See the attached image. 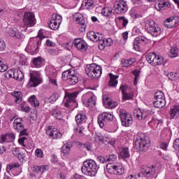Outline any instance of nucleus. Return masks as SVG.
<instances>
[{
	"label": "nucleus",
	"instance_id": "nucleus-54",
	"mask_svg": "<svg viewBox=\"0 0 179 179\" xmlns=\"http://www.w3.org/2000/svg\"><path fill=\"white\" fill-rule=\"evenodd\" d=\"M6 135L8 142H13L16 138V136L13 133H6Z\"/></svg>",
	"mask_w": 179,
	"mask_h": 179
},
{
	"label": "nucleus",
	"instance_id": "nucleus-29",
	"mask_svg": "<svg viewBox=\"0 0 179 179\" xmlns=\"http://www.w3.org/2000/svg\"><path fill=\"white\" fill-rule=\"evenodd\" d=\"M154 101H166L164 93L162 91L157 92L154 96Z\"/></svg>",
	"mask_w": 179,
	"mask_h": 179
},
{
	"label": "nucleus",
	"instance_id": "nucleus-30",
	"mask_svg": "<svg viewBox=\"0 0 179 179\" xmlns=\"http://www.w3.org/2000/svg\"><path fill=\"white\" fill-rule=\"evenodd\" d=\"M171 118H177L179 115V106L176 105L170 110Z\"/></svg>",
	"mask_w": 179,
	"mask_h": 179
},
{
	"label": "nucleus",
	"instance_id": "nucleus-52",
	"mask_svg": "<svg viewBox=\"0 0 179 179\" xmlns=\"http://www.w3.org/2000/svg\"><path fill=\"white\" fill-rule=\"evenodd\" d=\"M117 19L122 24L123 27H127V24L129 22L128 19L125 18V17H118Z\"/></svg>",
	"mask_w": 179,
	"mask_h": 179
},
{
	"label": "nucleus",
	"instance_id": "nucleus-49",
	"mask_svg": "<svg viewBox=\"0 0 179 179\" xmlns=\"http://www.w3.org/2000/svg\"><path fill=\"white\" fill-rule=\"evenodd\" d=\"M52 115L57 118V120H62V113L59 110H54Z\"/></svg>",
	"mask_w": 179,
	"mask_h": 179
},
{
	"label": "nucleus",
	"instance_id": "nucleus-61",
	"mask_svg": "<svg viewBox=\"0 0 179 179\" xmlns=\"http://www.w3.org/2000/svg\"><path fill=\"white\" fill-rule=\"evenodd\" d=\"M123 99L124 100H131V99H134V96L131 94H128V92H126L125 94H123Z\"/></svg>",
	"mask_w": 179,
	"mask_h": 179
},
{
	"label": "nucleus",
	"instance_id": "nucleus-40",
	"mask_svg": "<svg viewBox=\"0 0 179 179\" xmlns=\"http://www.w3.org/2000/svg\"><path fill=\"white\" fill-rule=\"evenodd\" d=\"M73 71V69H69L66 71H63L62 78L63 80H66L68 82V79L69 78V75H71V72Z\"/></svg>",
	"mask_w": 179,
	"mask_h": 179
},
{
	"label": "nucleus",
	"instance_id": "nucleus-46",
	"mask_svg": "<svg viewBox=\"0 0 179 179\" xmlns=\"http://www.w3.org/2000/svg\"><path fill=\"white\" fill-rule=\"evenodd\" d=\"M48 54L50 55H59L61 52V50L58 49V48H50L48 50Z\"/></svg>",
	"mask_w": 179,
	"mask_h": 179
},
{
	"label": "nucleus",
	"instance_id": "nucleus-62",
	"mask_svg": "<svg viewBox=\"0 0 179 179\" xmlns=\"http://www.w3.org/2000/svg\"><path fill=\"white\" fill-rule=\"evenodd\" d=\"M96 159H97L98 162L100 163L104 164V163L107 162L106 157H104L100 155V156H98Z\"/></svg>",
	"mask_w": 179,
	"mask_h": 179
},
{
	"label": "nucleus",
	"instance_id": "nucleus-2",
	"mask_svg": "<svg viewBox=\"0 0 179 179\" xmlns=\"http://www.w3.org/2000/svg\"><path fill=\"white\" fill-rule=\"evenodd\" d=\"M81 171L85 176L94 177L97 174V171H99V166L93 159L86 160L83 164Z\"/></svg>",
	"mask_w": 179,
	"mask_h": 179
},
{
	"label": "nucleus",
	"instance_id": "nucleus-34",
	"mask_svg": "<svg viewBox=\"0 0 179 179\" xmlns=\"http://www.w3.org/2000/svg\"><path fill=\"white\" fill-rule=\"evenodd\" d=\"M169 57H170L171 58H176L178 57V48L172 47L169 53Z\"/></svg>",
	"mask_w": 179,
	"mask_h": 179
},
{
	"label": "nucleus",
	"instance_id": "nucleus-55",
	"mask_svg": "<svg viewBox=\"0 0 179 179\" xmlns=\"http://www.w3.org/2000/svg\"><path fill=\"white\" fill-rule=\"evenodd\" d=\"M6 71H8V65L3 64V62L0 60V72H6Z\"/></svg>",
	"mask_w": 179,
	"mask_h": 179
},
{
	"label": "nucleus",
	"instance_id": "nucleus-63",
	"mask_svg": "<svg viewBox=\"0 0 179 179\" xmlns=\"http://www.w3.org/2000/svg\"><path fill=\"white\" fill-rule=\"evenodd\" d=\"M15 70H9L7 73V74H6V76L8 78H13V76H15Z\"/></svg>",
	"mask_w": 179,
	"mask_h": 179
},
{
	"label": "nucleus",
	"instance_id": "nucleus-17",
	"mask_svg": "<svg viewBox=\"0 0 179 179\" xmlns=\"http://www.w3.org/2000/svg\"><path fill=\"white\" fill-rule=\"evenodd\" d=\"M30 80L28 83L30 87H36L41 83V78L37 74H34L33 73H29Z\"/></svg>",
	"mask_w": 179,
	"mask_h": 179
},
{
	"label": "nucleus",
	"instance_id": "nucleus-7",
	"mask_svg": "<svg viewBox=\"0 0 179 179\" xmlns=\"http://www.w3.org/2000/svg\"><path fill=\"white\" fill-rule=\"evenodd\" d=\"M79 94L78 92L66 94L64 106L67 108H72L76 107V97Z\"/></svg>",
	"mask_w": 179,
	"mask_h": 179
},
{
	"label": "nucleus",
	"instance_id": "nucleus-10",
	"mask_svg": "<svg viewBox=\"0 0 179 179\" xmlns=\"http://www.w3.org/2000/svg\"><path fill=\"white\" fill-rule=\"evenodd\" d=\"M23 23L27 27H33L36 23V16L32 13L26 12L23 17Z\"/></svg>",
	"mask_w": 179,
	"mask_h": 179
},
{
	"label": "nucleus",
	"instance_id": "nucleus-50",
	"mask_svg": "<svg viewBox=\"0 0 179 179\" xmlns=\"http://www.w3.org/2000/svg\"><path fill=\"white\" fill-rule=\"evenodd\" d=\"M157 5L159 9L164 8V6H166V8H170V6H171V4H170V2L168 1H159Z\"/></svg>",
	"mask_w": 179,
	"mask_h": 179
},
{
	"label": "nucleus",
	"instance_id": "nucleus-45",
	"mask_svg": "<svg viewBox=\"0 0 179 179\" xmlns=\"http://www.w3.org/2000/svg\"><path fill=\"white\" fill-rule=\"evenodd\" d=\"M45 170H47V168L44 165L41 166H36L33 169V171H35V173H41V174H43Z\"/></svg>",
	"mask_w": 179,
	"mask_h": 179
},
{
	"label": "nucleus",
	"instance_id": "nucleus-57",
	"mask_svg": "<svg viewBox=\"0 0 179 179\" xmlns=\"http://www.w3.org/2000/svg\"><path fill=\"white\" fill-rule=\"evenodd\" d=\"M5 142H9L8 140V136L6 134H2L0 136V143H5Z\"/></svg>",
	"mask_w": 179,
	"mask_h": 179
},
{
	"label": "nucleus",
	"instance_id": "nucleus-5",
	"mask_svg": "<svg viewBox=\"0 0 179 179\" xmlns=\"http://www.w3.org/2000/svg\"><path fill=\"white\" fill-rule=\"evenodd\" d=\"M128 10V4L124 0H116L113 3V11L117 15L125 13Z\"/></svg>",
	"mask_w": 179,
	"mask_h": 179
},
{
	"label": "nucleus",
	"instance_id": "nucleus-38",
	"mask_svg": "<svg viewBox=\"0 0 179 179\" xmlns=\"http://www.w3.org/2000/svg\"><path fill=\"white\" fill-rule=\"evenodd\" d=\"M29 103L31 105H32L33 107H38L40 106V102L38 100L36 99V96L34 95H32L29 98Z\"/></svg>",
	"mask_w": 179,
	"mask_h": 179
},
{
	"label": "nucleus",
	"instance_id": "nucleus-64",
	"mask_svg": "<svg viewBox=\"0 0 179 179\" xmlns=\"http://www.w3.org/2000/svg\"><path fill=\"white\" fill-rule=\"evenodd\" d=\"M120 90H121L122 94H125L128 90V85H121L120 87Z\"/></svg>",
	"mask_w": 179,
	"mask_h": 179
},
{
	"label": "nucleus",
	"instance_id": "nucleus-37",
	"mask_svg": "<svg viewBox=\"0 0 179 179\" xmlns=\"http://www.w3.org/2000/svg\"><path fill=\"white\" fill-rule=\"evenodd\" d=\"M112 13L113 8L110 7H104L101 10V14L103 15V16H106V17L111 16Z\"/></svg>",
	"mask_w": 179,
	"mask_h": 179
},
{
	"label": "nucleus",
	"instance_id": "nucleus-28",
	"mask_svg": "<svg viewBox=\"0 0 179 179\" xmlns=\"http://www.w3.org/2000/svg\"><path fill=\"white\" fill-rule=\"evenodd\" d=\"M109 77L110 80H109L108 85L110 87H115V86L118 85V80H117V79H118V76L113 75V73H110Z\"/></svg>",
	"mask_w": 179,
	"mask_h": 179
},
{
	"label": "nucleus",
	"instance_id": "nucleus-22",
	"mask_svg": "<svg viewBox=\"0 0 179 179\" xmlns=\"http://www.w3.org/2000/svg\"><path fill=\"white\" fill-rule=\"evenodd\" d=\"M23 119L20 117L15 118L13 122V128L15 131H17V132H20V131H22L23 128H24V125H23Z\"/></svg>",
	"mask_w": 179,
	"mask_h": 179
},
{
	"label": "nucleus",
	"instance_id": "nucleus-47",
	"mask_svg": "<svg viewBox=\"0 0 179 179\" xmlns=\"http://www.w3.org/2000/svg\"><path fill=\"white\" fill-rule=\"evenodd\" d=\"M20 167V165L19 164H10L7 165L6 171L7 173H10L11 170H13V169H19Z\"/></svg>",
	"mask_w": 179,
	"mask_h": 179
},
{
	"label": "nucleus",
	"instance_id": "nucleus-32",
	"mask_svg": "<svg viewBox=\"0 0 179 179\" xmlns=\"http://www.w3.org/2000/svg\"><path fill=\"white\" fill-rule=\"evenodd\" d=\"M43 62H44V59L38 57H35L32 60L33 65L36 66V68H40V66H43Z\"/></svg>",
	"mask_w": 179,
	"mask_h": 179
},
{
	"label": "nucleus",
	"instance_id": "nucleus-21",
	"mask_svg": "<svg viewBox=\"0 0 179 179\" xmlns=\"http://www.w3.org/2000/svg\"><path fill=\"white\" fill-rule=\"evenodd\" d=\"M8 34L10 37H13L14 38H23L24 37V35L22 34L16 28H10Z\"/></svg>",
	"mask_w": 179,
	"mask_h": 179
},
{
	"label": "nucleus",
	"instance_id": "nucleus-20",
	"mask_svg": "<svg viewBox=\"0 0 179 179\" xmlns=\"http://www.w3.org/2000/svg\"><path fill=\"white\" fill-rule=\"evenodd\" d=\"M101 36H103V34L96 33L93 31H90L87 34V38H89V40L91 41H94V43H97L100 38H102Z\"/></svg>",
	"mask_w": 179,
	"mask_h": 179
},
{
	"label": "nucleus",
	"instance_id": "nucleus-13",
	"mask_svg": "<svg viewBox=\"0 0 179 179\" xmlns=\"http://www.w3.org/2000/svg\"><path fill=\"white\" fill-rule=\"evenodd\" d=\"M46 134L48 136H50L52 139H59L62 138V134L57 128H52L51 126H49L46 129Z\"/></svg>",
	"mask_w": 179,
	"mask_h": 179
},
{
	"label": "nucleus",
	"instance_id": "nucleus-39",
	"mask_svg": "<svg viewBox=\"0 0 179 179\" xmlns=\"http://www.w3.org/2000/svg\"><path fill=\"white\" fill-rule=\"evenodd\" d=\"M153 104L156 108H163L166 106V101H154Z\"/></svg>",
	"mask_w": 179,
	"mask_h": 179
},
{
	"label": "nucleus",
	"instance_id": "nucleus-3",
	"mask_svg": "<svg viewBox=\"0 0 179 179\" xmlns=\"http://www.w3.org/2000/svg\"><path fill=\"white\" fill-rule=\"evenodd\" d=\"M85 72L91 79H99L102 73L101 66L96 64H87Z\"/></svg>",
	"mask_w": 179,
	"mask_h": 179
},
{
	"label": "nucleus",
	"instance_id": "nucleus-1",
	"mask_svg": "<svg viewBox=\"0 0 179 179\" xmlns=\"http://www.w3.org/2000/svg\"><path fill=\"white\" fill-rule=\"evenodd\" d=\"M150 146V138L143 134L134 138V148L137 152H146Z\"/></svg>",
	"mask_w": 179,
	"mask_h": 179
},
{
	"label": "nucleus",
	"instance_id": "nucleus-35",
	"mask_svg": "<svg viewBox=\"0 0 179 179\" xmlns=\"http://www.w3.org/2000/svg\"><path fill=\"white\" fill-rule=\"evenodd\" d=\"M58 99V95L54 94L52 96H50L49 98H46L45 99V102L46 104H52L53 103H55L57 100Z\"/></svg>",
	"mask_w": 179,
	"mask_h": 179
},
{
	"label": "nucleus",
	"instance_id": "nucleus-9",
	"mask_svg": "<svg viewBox=\"0 0 179 179\" xmlns=\"http://www.w3.org/2000/svg\"><path fill=\"white\" fill-rule=\"evenodd\" d=\"M62 22V17L58 14L52 15V18L48 22V24L52 30H58L61 22Z\"/></svg>",
	"mask_w": 179,
	"mask_h": 179
},
{
	"label": "nucleus",
	"instance_id": "nucleus-8",
	"mask_svg": "<svg viewBox=\"0 0 179 179\" xmlns=\"http://www.w3.org/2000/svg\"><path fill=\"white\" fill-rule=\"evenodd\" d=\"M146 59L149 64L154 66H156V65H162V64L164 62V58L161 56H157L155 52H150L147 55Z\"/></svg>",
	"mask_w": 179,
	"mask_h": 179
},
{
	"label": "nucleus",
	"instance_id": "nucleus-15",
	"mask_svg": "<svg viewBox=\"0 0 179 179\" xmlns=\"http://www.w3.org/2000/svg\"><path fill=\"white\" fill-rule=\"evenodd\" d=\"M74 45L81 52H86L87 50V43L80 38H76L74 40Z\"/></svg>",
	"mask_w": 179,
	"mask_h": 179
},
{
	"label": "nucleus",
	"instance_id": "nucleus-44",
	"mask_svg": "<svg viewBox=\"0 0 179 179\" xmlns=\"http://www.w3.org/2000/svg\"><path fill=\"white\" fill-rule=\"evenodd\" d=\"M169 80H177L179 78L178 73L171 72L167 74Z\"/></svg>",
	"mask_w": 179,
	"mask_h": 179
},
{
	"label": "nucleus",
	"instance_id": "nucleus-48",
	"mask_svg": "<svg viewBox=\"0 0 179 179\" xmlns=\"http://www.w3.org/2000/svg\"><path fill=\"white\" fill-rule=\"evenodd\" d=\"M102 143H104L105 145H111V146H114V145H115V140L104 137Z\"/></svg>",
	"mask_w": 179,
	"mask_h": 179
},
{
	"label": "nucleus",
	"instance_id": "nucleus-53",
	"mask_svg": "<svg viewBox=\"0 0 179 179\" xmlns=\"http://www.w3.org/2000/svg\"><path fill=\"white\" fill-rule=\"evenodd\" d=\"M117 160V155L111 154L106 156V162H115Z\"/></svg>",
	"mask_w": 179,
	"mask_h": 179
},
{
	"label": "nucleus",
	"instance_id": "nucleus-19",
	"mask_svg": "<svg viewBox=\"0 0 179 179\" xmlns=\"http://www.w3.org/2000/svg\"><path fill=\"white\" fill-rule=\"evenodd\" d=\"M79 82V78H78V74L75 72V70L70 73L69 78H67V83L71 85H75Z\"/></svg>",
	"mask_w": 179,
	"mask_h": 179
},
{
	"label": "nucleus",
	"instance_id": "nucleus-41",
	"mask_svg": "<svg viewBox=\"0 0 179 179\" xmlns=\"http://www.w3.org/2000/svg\"><path fill=\"white\" fill-rule=\"evenodd\" d=\"M121 157L123 159H128L129 157V150L128 148H122L120 152Z\"/></svg>",
	"mask_w": 179,
	"mask_h": 179
},
{
	"label": "nucleus",
	"instance_id": "nucleus-31",
	"mask_svg": "<svg viewBox=\"0 0 179 179\" xmlns=\"http://www.w3.org/2000/svg\"><path fill=\"white\" fill-rule=\"evenodd\" d=\"M87 117L84 113H79L76 116V121L77 124H83V122H86Z\"/></svg>",
	"mask_w": 179,
	"mask_h": 179
},
{
	"label": "nucleus",
	"instance_id": "nucleus-60",
	"mask_svg": "<svg viewBox=\"0 0 179 179\" xmlns=\"http://www.w3.org/2000/svg\"><path fill=\"white\" fill-rule=\"evenodd\" d=\"M127 179H143V178L141 177V173H138V175H129Z\"/></svg>",
	"mask_w": 179,
	"mask_h": 179
},
{
	"label": "nucleus",
	"instance_id": "nucleus-4",
	"mask_svg": "<svg viewBox=\"0 0 179 179\" xmlns=\"http://www.w3.org/2000/svg\"><path fill=\"white\" fill-rule=\"evenodd\" d=\"M41 44V39L38 38H30L26 48L27 52L30 54H37L38 52V45Z\"/></svg>",
	"mask_w": 179,
	"mask_h": 179
},
{
	"label": "nucleus",
	"instance_id": "nucleus-33",
	"mask_svg": "<svg viewBox=\"0 0 179 179\" xmlns=\"http://www.w3.org/2000/svg\"><path fill=\"white\" fill-rule=\"evenodd\" d=\"M24 78V75L23 74V72H22V71H20V69H15L13 79H15L16 80H23Z\"/></svg>",
	"mask_w": 179,
	"mask_h": 179
},
{
	"label": "nucleus",
	"instance_id": "nucleus-11",
	"mask_svg": "<svg viewBox=\"0 0 179 179\" xmlns=\"http://www.w3.org/2000/svg\"><path fill=\"white\" fill-rule=\"evenodd\" d=\"M114 115L111 113H103L98 117V124L100 128H103L108 121H113Z\"/></svg>",
	"mask_w": 179,
	"mask_h": 179
},
{
	"label": "nucleus",
	"instance_id": "nucleus-12",
	"mask_svg": "<svg viewBox=\"0 0 179 179\" xmlns=\"http://www.w3.org/2000/svg\"><path fill=\"white\" fill-rule=\"evenodd\" d=\"M134 117L137 120H145V121H149L152 117V112H142L140 109H135L133 113Z\"/></svg>",
	"mask_w": 179,
	"mask_h": 179
},
{
	"label": "nucleus",
	"instance_id": "nucleus-24",
	"mask_svg": "<svg viewBox=\"0 0 179 179\" xmlns=\"http://www.w3.org/2000/svg\"><path fill=\"white\" fill-rule=\"evenodd\" d=\"M146 41V38L145 36H138L135 38L134 43H133V47L134 49L136 51H139L141 46L139 44H142L143 43H145Z\"/></svg>",
	"mask_w": 179,
	"mask_h": 179
},
{
	"label": "nucleus",
	"instance_id": "nucleus-59",
	"mask_svg": "<svg viewBox=\"0 0 179 179\" xmlns=\"http://www.w3.org/2000/svg\"><path fill=\"white\" fill-rule=\"evenodd\" d=\"M121 64L122 66H123L124 68H128V66H131V64H129V60L125 59H122Z\"/></svg>",
	"mask_w": 179,
	"mask_h": 179
},
{
	"label": "nucleus",
	"instance_id": "nucleus-58",
	"mask_svg": "<svg viewBox=\"0 0 179 179\" xmlns=\"http://www.w3.org/2000/svg\"><path fill=\"white\" fill-rule=\"evenodd\" d=\"M111 101V99H110V97H108V96H103V106L104 107H106V106Z\"/></svg>",
	"mask_w": 179,
	"mask_h": 179
},
{
	"label": "nucleus",
	"instance_id": "nucleus-23",
	"mask_svg": "<svg viewBox=\"0 0 179 179\" xmlns=\"http://www.w3.org/2000/svg\"><path fill=\"white\" fill-rule=\"evenodd\" d=\"M87 96L88 99L87 101H84V104L86 106V107H90L92 108V107L96 106V96H94L93 94H87Z\"/></svg>",
	"mask_w": 179,
	"mask_h": 179
},
{
	"label": "nucleus",
	"instance_id": "nucleus-42",
	"mask_svg": "<svg viewBox=\"0 0 179 179\" xmlns=\"http://www.w3.org/2000/svg\"><path fill=\"white\" fill-rule=\"evenodd\" d=\"M157 26V24H156V22H155V20H148L145 22V27H147L146 29H151V28L153 29L154 27H156Z\"/></svg>",
	"mask_w": 179,
	"mask_h": 179
},
{
	"label": "nucleus",
	"instance_id": "nucleus-16",
	"mask_svg": "<svg viewBox=\"0 0 179 179\" xmlns=\"http://www.w3.org/2000/svg\"><path fill=\"white\" fill-rule=\"evenodd\" d=\"M141 173L144 177H152V176H155V167L143 165L141 169Z\"/></svg>",
	"mask_w": 179,
	"mask_h": 179
},
{
	"label": "nucleus",
	"instance_id": "nucleus-6",
	"mask_svg": "<svg viewBox=\"0 0 179 179\" xmlns=\"http://www.w3.org/2000/svg\"><path fill=\"white\" fill-rule=\"evenodd\" d=\"M120 117L122 125L123 127H129L132 125L134 120L132 119V115L131 113H127L125 109L120 110Z\"/></svg>",
	"mask_w": 179,
	"mask_h": 179
},
{
	"label": "nucleus",
	"instance_id": "nucleus-27",
	"mask_svg": "<svg viewBox=\"0 0 179 179\" xmlns=\"http://www.w3.org/2000/svg\"><path fill=\"white\" fill-rule=\"evenodd\" d=\"M164 24L165 27H167V29H173V27H176V25L177 24V21H176L173 17H171L164 22Z\"/></svg>",
	"mask_w": 179,
	"mask_h": 179
},
{
	"label": "nucleus",
	"instance_id": "nucleus-43",
	"mask_svg": "<svg viewBox=\"0 0 179 179\" xmlns=\"http://www.w3.org/2000/svg\"><path fill=\"white\" fill-rule=\"evenodd\" d=\"M99 41V50H104L106 48V39L103 38V35H101V38L98 39Z\"/></svg>",
	"mask_w": 179,
	"mask_h": 179
},
{
	"label": "nucleus",
	"instance_id": "nucleus-26",
	"mask_svg": "<svg viewBox=\"0 0 179 179\" xmlns=\"http://www.w3.org/2000/svg\"><path fill=\"white\" fill-rule=\"evenodd\" d=\"M73 148V144L71 141H69L67 143L64 144L61 150L62 153L68 156L71 153V149Z\"/></svg>",
	"mask_w": 179,
	"mask_h": 179
},
{
	"label": "nucleus",
	"instance_id": "nucleus-56",
	"mask_svg": "<svg viewBox=\"0 0 179 179\" xmlns=\"http://www.w3.org/2000/svg\"><path fill=\"white\" fill-rule=\"evenodd\" d=\"M35 155L37 157L42 158L44 157V153L43 152L42 149L37 148L35 151Z\"/></svg>",
	"mask_w": 179,
	"mask_h": 179
},
{
	"label": "nucleus",
	"instance_id": "nucleus-14",
	"mask_svg": "<svg viewBox=\"0 0 179 179\" xmlns=\"http://www.w3.org/2000/svg\"><path fill=\"white\" fill-rule=\"evenodd\" d=\"M106 169L108 173H110V174H116L117 176H121L122 173H124L122 169L119 168L118 166L114 165L112 163H109L106 165Z\"/></svg>",
	"mask_w": 179,
	"mask_h": 179
},
{
	"label": "nucleus",
	"instance_id": "nucleus-18",
	"mask_svg": "<svg viewBox=\"0 0 179 179\" xmlns=\"http://www.w3.org/2000/svg\"><path fill=\"white\" fill-rule=\"evenodd\" d=\"M73 19L78 24H80L81 31H85L86 24H85V20H83V15L79 13H77L74 15Z\"/></svg>",
	"mask_w": 179,
	"mask_h": 179
},
{
	"label": "nucleus",
	"instance_id": "nucleus-51",
	"mask_svg": "<svg viewBox=\"0 0 179 179\" xmlns=\"http://www.w3.org/2000/svg\"><path fill=\"white\" fill-rule=\"evenodd\" d=\"M132 73L135 76V78H134V85H138V80H139V73H141V71L135 70L132 72Z\"/></svg>",
	"mask_w": 179,
	"mask_h": 179
},
{
	"label": "nucleus",
	"instance_id": "nucleus-25",
	"mask_svg": "<svg viewBox=\"0 0 179 179\" xmlns=\"http://www.w3.org/2000/svg\"><path fill=\"white\" fill-rule=\"evenodd\" d=\"M146 31H148L152 37H157L162 34V29L157 25V27H154V28L146 29Z\"/></svg>",
	"mask_w": 179,
	"mask_h": 179
},
{
	"label": "nucleus",
	"instance_id": "nucleus-36",
	"mask_svg": "<svg viewBox=\"0 0 179 179\" xmlns=\"http://www.w3.org/2000/svg\"><path fill=\"white\" fill-rule=\"evenodd\" d=\"M11 94L13 96V97L15 98V103H19L20 101H22L23 96L22 95V92L17 91L11 92Z\"/></svg>",
	"mask_w": 179,
	"mask_h": 179
}]
</instances>
